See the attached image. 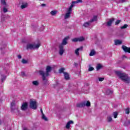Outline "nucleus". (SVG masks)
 Instances as JSON below:
<instances>
[{"label": "nucleus", "instance_id": "7", "mask_svg": "<svg viewBox=\"0 0 130 130\" xmlns=\"http://www.w3.org/2000/svg\"><path fill=\"white\" fill-rule=\"evenodd\" d=\"M72 12H73V5H71L68 10L67 13L65 14L64 19L67 20V19H70L71 18V15L72 14Z\"/></svg>", "mask_w": 130, "mask_h": 130}, {"label": "nucleus", "instance_id": "35", "mask_svg": "<svg viewBox=\"0 0 130 130\" xmlns=\"http://www.w3.org/2000/svg\"><path fill=\"white\" fill-rule=\"evenodd\" d=\"M79 51H80L78 49H77L75 50V54H76V55H79V54H80V53L79 52Z\"/></svg>", "mask_w": 130, "mask_h": 130}, {"label": "nucleus", "instance_id": "46", "mask_svg": "<svg viewBox=\"0 0 130 130\" xmlns=\"http://www.w3.org/2000/svg\"><path fill=\"white\" fill-rule=\"evenodd\" d=\"M74 65L75 67H78V64L76 62H74Z\"/></svg>", "mask_w": 130, "mask_h": 130}, {"label": "nucleus", "instance_id": "32", "mask_svg": "<svg viewBox=\"0 0 130 130\" xmlns=\"http://www.w3.org/2000/svg\"><path fill=\"white\" fill-rule=\"evenodd\" d=\"M125 113L126 114H129V108H127L125 110Z\"/></svg>", "mask_w": 130, "mask_h": 130}, {"label": "nucleus", "instance_id": "17", "mask_svg": "<svg viewBox=\"0 0 130 130\" xmlns=\"http://www.w3.org/2000/svg\"><path fill=\"white\" fill-rule=\"evenodd\" d=\"M122 43V42L119 40H115V45H120Z\"/></svg>", "mask_w": 130, "mask_h": 130}, {"label": "nucleus", "instance_id": "28", "mask_svg": "<svg viewBox=\"0 0 130 130\" xmlns=\"http://www.w3.org/2000/svg\"><path fill=\"white\" fill-rule=\"evenodd\" d=\"M102 68V66H101V64H98L96 66L97 71H99V70L101 69Z\"/></svg>", "mask_w": 130, "mask_h": 130}, {"label": "nucleus", "instance_id": "1", "mask_svg": "<svg viewBox=\"0 0 130 130\" xmlns=\"http://www.w3.org/2000/svg\"><path fill=\"white\" fill-rule=\"evenodd\" d=\"M51 71H52V68L48 66L46 68V73H44L42 70H40L39 71L40 75L42 77V80L44 81V85H46V84H47V79H46V77H48V76H49V73Z\"/></svg>", "mask_w": 130, "mask_h": 130}, {"label": "nucleus", "instance_id": "2", "mask_svg": "<svg viewBox=\"0 0 130 130\" xmlns=\"http://www.w3.org/2000/svg\"><path fill=\"white\" fill-rule=\"evenodd\" d=\"M115 74L122 81L126 83V84H129L130 82V78L125 73H121L120 71H116Z\"/></svg>", "mask_w": 130, "mask_h": 130}, {"label": "nucleus", "instance_id": "19", "mask_svg": "<svg viewBox=\"0 0 130 130\" xmlns=\"http://www.w3.org/2000/svg\"><path fill=\"white\" fill-rule=\"evenodd\" d=\"M96 54V52H95V50L94 49L91 50L90 53H89V56H93Z\"/></svg>", "mask_w": 130, "mask_h": 130}, {"label": "nucleus", "instance_id": "6", "mask_svg": "<svg viewBox=\"0 0 130 130\" xmlns=\"http://www.w3.org/2000/svg\"><path fill=\"white\" fill-rule=\"evenodd\" d=\"M3 72L6 74V75L4 74L1 75V80L3 83L6 81V79H7V76L9 75V69L5 67L3 69Z\"/></svg>", "mask_w": 130, "mask_h": 130}, {"label": "nucleus", "instance_id": "33", "mask_svg": "<svg viewBox=\"0 0 130 130\" xmlns=\"http://www.w3.org/2000/svg\"><path fill=\"white\" fill-rule=\"evenodd\" d=\"M64 68H61L59 70V73H63H63H64Z\"/></svg>", "mask_w": 130, "mask_h": 130}, {"label": "nucleus", "instance_id": "38", "mask_svg": "<svg viewBox=\"0 0 130 130\" xmlns=\"http://www.w3.org/2000/svg\"><path fill=\"white\" fill-rule=\"evenodd\" d=\"M120 22H121V20H117L115 22V25H118V24H119V23H120Z\"/></svg>", "mask_w": 130, "mask_h": 130}, {"label": "nucleus", "instance_id": "40", "mask_svg": "<svg viewBox=\"0 0 130 130\" xmlns=\"http://www.w3.org/2000/svg\"><path fill=\"white\" fill-rule=\"evenodd\" d=\"M104 78H99V81L100 82H102V81H104Z\"/></svg>", "mask_w": 130, "mask_h": 130}, {"label": "nucleus", "instance_id": "25", "mask_svg": "<svg viewBox=\"0 0 130 130\" xmlns=\"http://www.w3.org/2000/svg\"><path fill=\"white\" fill-rule=\"evenodd\" d=\"M42 118L43 119H44V120H45V121H47L48 120L47 119V118L46 117V116H45V115H44V114H43L42 116Z\"/></svg>", "mask_w": 130, "mask_h": 130}, {"label": "nucleus", "instance_id": "43", "mask_svg": "<svg viewBox=\"0 0 130 130\" xmlns=\"http://www.w3.org/2000/svg\"><path fill=\"white\" fill-rule=\"evenodd\" d=\"M41 6H42V7H46V4H42Z\"/></svg>", "mask_w": 130, "mask_h": 130}, {"label": "nucleus", "instance_id": "14", "mask_svg": "<svg viewBox=\"0 0 130 130\" xmlns=\"http://www.w3.org/2000/svg\"><path fill=\"white\" fill-rule=\"evenodd\" d=\"M74 123V121L70 120L66 124V127L68 129L71 127V124Z\"/></svg>", "mask_w": 130, "mask_h": 130}, {"label": "nucleus", "instance_id": "21", "mask_svg": "<svg viewBox=\"0 0 130 130\" xmlns=\"http://www.w3.org/2000/svg\"><path fill=\"white\" fill-rule=\"evenodd\" d=\"M57 14V10H53L50 12L51 16H55Z\"/></svg>", "mask_w": 130, "mask_h": 130}, {"label": "nucleus", "instance_id": "29", "mask_svg": "<svg viewBox=\"0 0 130 130\" xmlns=\"http://www.w3.org/2000/svg\"><path fill=\"white\" fill-rule=\"evenodd\" d=\"M128 25L127 24H124L123 26L120 27V29H126Z\"/></svg>", "mask_w": 130, "mask_h": 130}, {"label": "nucleus", "instance_id": "34", "mask_svg": "<svg viewBox=\"0 0 130 130\" xmlns=\"http://www.w3.org/2000/svg\"><path fill=\"white\" fill-rule=\"evenodd\" d=\"M124 34H123V32H120L118 35V37L121 38V37H123V35Z\"/></svg>", "mask_w": 130, "mask_h": 130}, {"label": "nucleus", "instance_id": "23", "mask_svg": "<svg viewBox=\"0 0 130 130\" xmlns=\"http://www.w3.org/2000/svg\"><path fill=\"white\" fill-rule=\"evenodd\" d=\"M90 24H91L90 21H88V22L84 23L83 24V26H84V27H89V26H90Z\"/></svg>", "mask_w": 130, "mask_h": 130}, {"label": "nucleus", "instance_id": "39", "mask_svg": "<svg viewBox=\"0 0 130 130\" xmlns=\"http://www.w3.org/2000/svg\"><path fill=\"white\" fill-rule=\"evenodd\" d=\"M21 76L22 77H25L26 76V74L24 72H21Z\"/></svg>", "mask_w": 130, "mask_h": 130}, {"label": "nucleus", "instance_id": "3", "mask_svg": "<svg viewBox=\"0 0 130 130\" xmlns=\"http://www.w3.org/2000/svg\"><path fill=\"white\" fill-rule=\"evenodd\" d=\"M69 38L70 37H65L62 40L61 43L59 45V54L60 55H62L63 54V53L64 52V47H63V46L67 45V44H68V40H69Z\"/></svg>", "mask_w": 130, "mask_h": 130}, {"label": "nucleus", "instance_id": "54", "mask_svg": "<svg viewBox=\"0 0 130 130\" xmlns=\"http://www.w3.org/2000/svg\"><path fill=\"white\" fill-rule=\"evenodd\" d=\"M129 59H130V57H129Z\"/></svg>", "mask_w": 130, "mask_h": 130}, {"label": "nucleus", "instance_id": "50", "mask_svg": "<svg viewBox=\"0 0 130 130\" xmlns=\"http://www.w3.org/2000/svg\"><path fill=\"white\" fill-rule=\"evenodd\" d=\"M103 25H106V23H104L103 24Z\"/></svg>", "mask_w": 130, "mask_h": 130}, {"label": "nucleus", "instance_id": "18", "mask_svg": "<svg viewBox=\"0 0 130 130\" xmlns=\"http://www.w3.org/2000/svg\"><path fill=\"white\" fill-rule=\"evenodd\" d=\"M28 7V3H22V5L21 6V9H25Z\"/></svg>", "mask_w": 130, "mask_h": 130}, {"label": "nucleus", "instance_id": "22", "mask_svg": "<svg viewBox=\"0 0 130 130\" xmlns=\"http://www.w3.org/2000/svg\"><path fill=\"white\" fill-rule=\"evenodd\" d=\"M113 93V91L111 90L110 89H107L106 91V94L107 95H110L111 94H112Z\"/></svg>", "mask_w": 130, "mask_h": 130}, {"label": "nucleus", "instance_id": "47", "mask_svg": "<svg viewBox=\"0 0 130 130\" xmlns=\"http://www.w3.org/2000/svg\"><path fill=\"white\" fill-rule=\"evenodd\" d=\"M123 58H126V56L123 55Z\"/></svg>", "mask_w": 130, "mask_h": 130}, {"label": "nucleus", "instance_id": "26", "mask_svg": "<svg viewBox=\"0 0 130 130\" xmlns=\"http://www.w3.org/2000/svg\"><path fill=\"white\" fill-rule=\"evenodd\" d=\"M1 3L2 5H3L4 6H7V2H6L5 0H1Z\"/></svg>", "mask_w": 130, "mask_h": 130}, {"label": "nucleus", "instance_id": "51", "mask_svg": "<svg viewBox=\"0 0 130 130\" xmlns=\"http://www.w3.org/2000/svg\"><path fill=\"white\" fill-rule=\"evenodd\" d=\"M1 124H2V122H1V120H0V125H1Z\"/></svg>", "mask_w": 130, "mask_h": 130}, {"label": "nucleus", "instance_id": "49", "mask_svg": "<svg viewBox=\"0 0 130 130\" xmlns=\"http://www.w3.org/2000/svg\"><path fill=\"white\" fill-rule=\"evenodd\" d=\"M1 50H3V48H0Z\"/></svg>", "mask_w": 130, "mask_h": 130}, {"label": "nucleus", "instance_id": "11", "mask_svg": "<svg viewBox=\"0 0 130 130\" xmlns=\"http://www.w3.org/2000/svg\"><path fill=\"white\" fill-rule=\"evenodd\" d=\"M21 110H23V111H26V110L28 109V103H23L21 106Z\"/></svg>", "mask_w": 130, "mask_h": 130}, {"label": "nucleus", "instance_id": "37", "mask_svg": "<svg viewBox=\"0 0 130 130\" xmlns=\"http://www.w3.org/2000/svg\"><path fill=\"white\" fill-rule=\"evenodd\" d=\"M4 13H8V9L6 7L3 8Z\"/></svg>", "mask_w": 130, "mask_h": 130}, {"label": "nucleus", "instance_id": "16", "mask_svg": "<svg viewBox=\"0 0 130 130\" xmlns=\"http://www.w3.org/2000/svg\"><path fill=\"white\" fill-rule=\"evenodd\" d=\"M64 79L66 80H70V75H69V73L67 72H63Z\"/></svg>", "mask_w": 130, "mask_h": 130}, {"label": "nucleus", "instance_id": "5", "mask_svg": "<svg viewBox=\"0 0 130 130\" xmlns=\"http://www.w3.org/2000/svg\"><path fill=\"white\" fill-rule=\"evenodd\" d=\"M85 106H87V107H90V106H91V103H90V102L84 101L81 103L77 104V107H78L79 108H82L83 107H85Z\"/></svg>", "mask_w": 130, "mask_h": 130}, {"label": "nucleus", "instance_id": "52", "mask_svg": "<svg viewBox=\"0 0 130 130\" xmlns=\"http://www.w3.org/2000/svg\"><path fill=\"white\" fill-rule=\"evenodd\" d=\"M6 45H5L4 46V48L6 47Z\"/></svg>", "mask_w": 130, "mask_h": 130}, {"label": "nucleus", "instance_id": "45", "mask_svg": "<svg viewBox=\"0 0 130 130\" xmlns=\"http://www.w3.org/2000/svg\"><path fill=\"white\" fill-rule=\"evenodd\" d=\"M40 110H41V113H42V115H43V114H44L43 113V111L42 110V109H41Z\"/></svg>", "mask_w": 130, "mask_h": 130}, {"label": "nucleus", "instance_id": "31", "mask_svg": "<svg viewBox=\"0 0 130 130\" xmlns=\"http://www.w3.org/2000/svg\"><path fill=\"white\" fill-rule=\"evenodd\" d=\"M22 62L24 64H26V63H28V60L25 59H22Z\"/></svg>", "mask_w": 130, "mask_h": 130}, {"label": "nucleus", "instance_id": "8", "mask_svg": "<svg viewBox=\"0 0 130 130\" xmlns=\"http://www.w3.org/2000/svg\"><path fill=\"white\" fill-rule=\"evenodd\" d=\"M18 108H19V107H18V106H17L16 104V102L15 101H13L11 103V112H15V110H17L18 113L20 112V111L18 110Z\"/></svg>", "mask_w": 130, "mask_h": 130}, {"label": "nucleus", "instance_id": "12", "mask_svg": "<svg viewBox=\"0 0 130 130\" xmlns=\"http://www.w3.org/2000/svg\"><path fill=\"white\" fill-rule=\"evenodd\" d=\"M114 21V18L110 19L106 23V26L107 27H110L112 25V22Z\"/></svg>", "mask_w": 130, "mask_h": 130}, {"label": "nucleus", "instance_id": "53", "mask_svg": "<svg viewBox=\"0 0 130 130\" xmlns=\"http://www.w3.org/2000/svg\"><path fill=\"white\" fill-rule=\"evenodd\" d=\"M42 27H43V28H44V26H43Z\"/></svg>", "mask_w": 130, "mask_h": 130}, {"label": "nucleus", "instance_id": "15", "mask_svg": "<svg viewBox=\"0 0 130 130\" xmlns=\"http://www.w3.org/2000/svg\"><path fill=\"white\" fill-rule=\"evenodd\" d=\"M79 3H82V0H77L76 1H73L71 4V6H73V8H74V7H75V5H76V4H79Z\"/></svg>", "mask_w": 130, "mask_h": 130}, {"label": "nucleus", "instance_id": "27", "mask_svg": "<svg viewBox=\"0 0 130 130\" xmlns=\"http://www.w3.org/2000/svg\"><path fill=\"white\" fill-rule=\"evenodd\" d=\"M107 121L108 122H111V121H112V118L111 116H108L107 117Z\"/></svg>", "mask_w": 130, "mask_h": 130}, {"label": "nucleus", "instance_id": "48", "mask_svg": "<svg viewBox=\"0 0 130 130\" xmlns=\"http://www.w3.org/2000/svg\"><path fill=\"white\" fill-rule=\"evenodd\" d=\"M23 130H27V128H24Z\"/></svg>", "mask_w": 130, "mask_h": 130}, {"label": "nucleus", "instance_id": "30", "mask_svg": "<svg viewBox=\"0 0 130 130\" xmlns=\"http://www.w3.org/2000/svg\"><path fill=\"white\" fill-rule=\"evenodd\" d=\"M113 115L114 118H117V115H118V114L117 113V112H114L113 113Z\"/></svg>", "mask_w": 130, "mask_h": 130}, {"label": "nucleus", "instance_id": "4", "mask_svg": "<svg viewBox=\"0 0 130 130\" xmlns=\"http://www.w3.org/2000/svg\"><path fill=\"white\" fill-rule=\"evenodd\" d=\"M40 47V44H30L28 43L26 45V48L28 50V49H30V50H32L33 49H38Z\"/></svg>", "mask_w": 130, "mask_h": 130}, {"label": "nucleus", "instance_id": "9", "mask_svg": "<svg viewBox=\"0 0 130 130\" xmlns=\"http://www.w3.org/2000/svg\"><path fill=\"white\" fill-rule=\"evenodd\" d=\"M37 103L36 101H31L30 102L29 107L31 109H34L36 110V109H37Z\"/></svg>", "mask_w": 130, "mask_h": 130}, {"label": "nucleus", "instance_id": "36", "mask_svg": "<svg viewBox=\"0 0 130 130\" xmlns=\"http://www.w3.org/2000/svg\"><path fill=\"white\" fill-rule=\"evenodd\" d=\"M92 71H94V68L89 67L88 69V72H92Z\"/></svg>", "mask_w": 130, "mask_h": 130}, {"label": "nucleus", "instance_id": "20", "mask_svg": "<svg viewBox=\"0 0 130 130\" xmlns=\"http://www.w3.org/2000/svg\"><path fill=\"white\" fill-rule=\"evenodd\" d=\"M32 84L34 86H36V87H37V86H39V82L37 81H32Z\"/></svg>", "mask_w": 130, "mask_h": 130}, {"label": "nucleus", "instance_id": "10", "mask_svg": "<svg viewBox=\"0 0 130 130\" xmlns=\"http://www.w3.org/2000/svg\"><path fill=\"white\" fill-rule=\"evenodd\" d=\"M85 40V38L83 37H81L80 38H74L72 39V42H82V41H84Z\"/></svg>", "mask_w": 130, "mask_h": 130}, {"label": "nucleus", "instance_id": "13", "mask_svg": "<svg viewBox=\"0 0 130 130\" xmlns=\"http://www.w3.org/2000/svg\"><path fill=\"white\" fill-rule=\"evenodd\" d=\"M122 49L124 51V52H128V53H130V48H128L124 45H123L122 46Z\"/></svg>", "mask_w": 130, "mask_h": 130}, {"label": "nucleus", "instance_id": "42", "mask_svg": "<svg viewBox=\"0 0 130 130\" xmlns=\"http://www.w3.org/2000/svg\"><path fill=\"white\" fill-rule=\"evenodd\" d=\"M77 49H78V50H83V47H80L79 48H77Z\"/></svg>", "mask_w": 130, "mask_h": 130}, {"label": "nucleus", "instance_id": "24", "mask_svg": "<svg viewBox=\"0 0 130 130\" xmlns=\"http://www.w3.org/2000/svg\"><path fill=\"white\" fill-rule=\"evenodd\" d=\"M97 21V16H94L93 18L90 21L91 23Z\"/></svg>", "mask_w": 130, "mask_h": 130}, {"label": "nucleus", "instance_id": "44", "mask_svg": "<svg viewBox=\"0 0 130 130\" xmlns=\"http://www.w3.org/2000/svg\"><path fill=\"white\" fill-rule=\"evenodd\" d=\"M18 57L19 59H21V58H22V56H21V55H18Z\"/></svg>", "mask_w": 130, "mask_h": 130}, {"label": "nucleus", "instance_id": "41", "mask_svg": "<svg viewBox=\"0 0 130 130\" xmlns=\"http://www.w3.org/2000/svg\"><path fill=\"white\" fill-rule=\"evenodd\" d=\"M125 124H130V121H128L124 123Z\"/></svg>", "mask_w": 130, "mask_h": 130}]
</instances>
